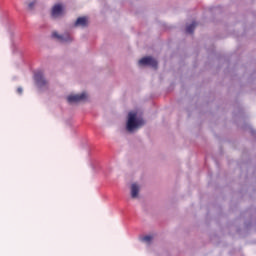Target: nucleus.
Returning <instances> with one entry per match:
<instances>
[{
	"mask_svg": "<svg viewBox=\"0 0 256 256\" xmlns=\"http://www.w3.org/2000/svg\"><path fill=\"white\" fill-rule=\"evenodd\" d=\"M144 124L145 122L143 119H137V113L130 112L128 114L127 131H134V129H137Z\"/></svg>",
	"mask_w": 256,
	"mask_h": 256,
	"instance_id": "obj_1",
	"label": "nucleus"
},
{
	"mask_svg": "<svg viewBox=\"0 0 256 256\" xmlns=\"http://www.w3.org/2000/svg\"><path fill=\"white\" fill-rule=\"evenodd\" d=\"M87 100V93L83 92L81 94L70 95L67 97L68 103H79L81 101Z\"/></svg>",
	"mask_w": 256,
	"mask_h": 256,
	"instance_id": "obj_2",
	"label": "nucleus"
},
{
	"mask_svg": "<svg viewBox=\"0 0 256 256\" xmlns=\"http://www.w3.org/2000/svg\"><path fill=\"white\" fill-rule=\"evenodd\" d=\"M34 79H35L36 85H38V87H40V88L47 87L48 82L45 79V76L43 75V72H37L34 75Z\"/></svg>",
	"mask_w": 256,
	"mask_h": 256,
	"instance_id": "obj_3",
	"label": "nucleus"
},
{
	"mask_svg": "<svg viewBox=\"0 0 256 256\" xmlns=\"http://www.w3.org/2000/svg\"><path fill=\"white\" fill-rule=\"evenodd\" d=\"M139 65H149L153 69H157V60L153 57H144L139 60Z\"/></svg>",
	"mask_w": 256,
	"mask_h": 256,
	"instance_id": "obj_4",
	"label": "nucleus"
},
{
	"mask_svg": "<svg viewBox=\"0 0 256 256\" xmlns=\"http://www.w3.org/2000/svg\"><path fill=\"white\" fill-rule=\"evenodd\" d=\"M53 39H57L60 43H68V41H73L69 34L59 35L57 32L52 33Z\"/></svg>",
	"mask_w": 256,
	"mask_h": 256,
	"instance_id": "obj_5",
	"label": "nucleus"
},
{
	"mask_svg": "<svg viewBox=\"0 0 256 256\" xmlns=\"http://www.w3.org/2000/svg\"><path fill=\"white\" fill-rule=\"evenodd\" d=\"M51 15L54 19H57V17H61L63 15V5L56 4L52 8Z\"/></svg>",
	"mask_w": 256,
	"mask_h": 256,
	"instance_id": "obj_6",
	"label": "nucleus"
},
{
	"mask_svg": "<svg viewBox=\"0 0 256 256\" xmlns=\"http://www.w3.org/2000/svg\"><path fill=\"white\" fill-rule=\"evenodd\" d=\"M75 27H87L89 25V19L86 16L77 18Z\"/></svg>",
	"mask_w": 256,
	"mask_h": 256,
	"instance_id": "obj_7",
	"label": "nucleus"
},
{
	"mask_svg": "<svg viewBox=\"0 0 256 256\" xmlns=\"http://www.w3.org/2000/svg\"><path fill=\"white\" fill-rule=\"evenodd\" d=\"M131 197L132 199H137L139 197V185L135 183L131 185Z\"/></svg>",
	"mask_w": 256,
	"mask_h": 256,
	"instance_id": "obj_8",
	"label": "nucleus"
},
{
	"mask_svg": "<svg viewBox=\"0 0 256 256\" xmlns=\"http://www.w3.org/2000/svg\"><path fill=\"white\" fill-rule=\"evenodd\" d=\"M196 27H197V22H192V24L186 27V33H193Z\"/></svg>",
	"mask_w": 256,
	"mask_h": 256,
	"instance_id": "obj_9",
	"label": "nucleus"
},
{
	"mask_svg": "<svg viewBox=\"0 0 256 256\" xmlns=\"http://www.w3.org/2000/svg\"><path fill=\"white\" fill-rule=\"evenodd\" d=\"M142 241H144V243H151V241H153V236H144L142 237Z\"/></svg>",
	"mask_w": 256,
	"mask_h": 256,
	"instance_id": "obj_10",
	"label": "nucleus"
},
{
	"mask_svg": "<svg viewBox=\"0 0 256 256\" xmlns=\"http://www.w3.org/2000/svg\"><path fill=\"white\" fill-rule=\"evenodd\" d=\"M17 94H18V95H22V94H23V88L18 87V88H17Z\"/></svg>",
	"mask_w": 256,
	"mask_h": 256,
	"instance_id": "obj_11",
	"label": "nucleus"
},
{
	"mask_svg": "<svg viewBox=\"0 0 256 256\" xmlns=\"http://www.w3.org/2000/svg\"><path fill=\"white\" fill-rule=\"evenodd\" d=\"M28 7H29V9H33V7H35V2H30L28 4Z\"/></svg>",
	"mask_w": 256,
	"mask_h": 256,
	"instance_id": "obj_12",
	"label": "nucleus"
}]
</instances>
